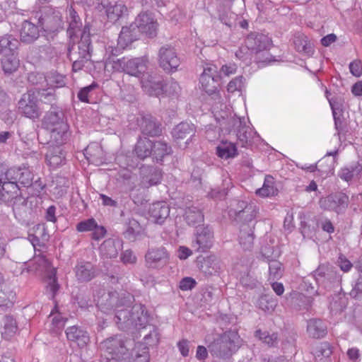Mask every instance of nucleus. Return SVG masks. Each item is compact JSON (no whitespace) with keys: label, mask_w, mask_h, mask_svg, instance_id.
Wrapping results in <instances>:
<instances>
[{"label":"nucleus","mask_w":362,"mask_h":362,"mask_svg":"<svg viewBox=\"0 0 362 362\" xmlns=\"http://www.w3.org/2000/svg\"><path fill=\"white\" fill-rule=\"evenodd\" d=\"M134 296L129 293L119 294L117 291L106 292L99 288L94 295V301L101 313L114 315V321L119 329L128 331L132 327Z\"/></svg>","instance_id":"nucleus-1"},{"label":"nucleus","mask_w":362,"mask_h":362,"mask_svg":"<svg viewBox=\"0 0 362 362\" xmlns=\"http://www.w3.org/2000/svg\"><path fill=\"white\" fill-rule=\"evenodd\" d=\"M230 214L235 216V221L239 226V243L245 250H250L253 247L255 235L254 228L256 223L257 211L252 204L239 201L237 208L230 209Z\"/></svg>","instance_id":"nucleus-2"},{"label":"nucleus","mask_w":362,"mask_h":362,"mask_svg":"<svg viewBox=\"0 0 362 362\" xmlns=\"http://www.w3.org/2000/svg\"><path fill=\"white\" fill-rule=\"evenodd\" d=\"M91 52L90 29L85 28L78 43L72 45L68 49V57L72 62V71L74 72L88 69L93 64Z\"/></svg>","instance_id":"nucleus-3"},{"label":"nucleus","mask_w":362,"mask_h":362,"mask_svg":"<svg viewBox=\"0 0 362 362\" xmlns=\"http://www.w3.org/2000/svg\"><path fill=\"white\" fill-rule=\"evenodd\" d=\"M42 125L49 132L51 142L64 144L67 140L69 126L64 121V115L60 107L49 109L44 116Z\"/></svg>","instance_id":"nucleus-4"},{"label":"nucleus","mask_w":362,"mask_h":362,"mask_svg":"<svg viewBox=\"0 0 362 362\" xmlns=\"http://www.w3.org/2000/svg\"><path fill=\"white\" fill-rule=\"evenodd\" d=\"M132 327L129 329H138L144 334V346H153L159 341L158 329L148 323L149 315L145 307L141 304H135L132 307Z\"/></svg>","instance_id":"nucleus-5"},{"label":"nucleus","mask_w":362,"mask_h":362,"mask_svg":"<svg viewBox=\"0 0 362 362\" xmlns=\"http://www.w3.org/2000/svg\"><path fill=\"white\" fill-rule=\"evenodd\" d=\"M216 118L219 123V129L228 134L234 133L238 143L242 147H247L252 144L253 135L255 134L250 127L245 125L244 119L230 116L226 117L227 114L221 115V118L217 116V111H215Z\"/></svg>","instance_id":"nucleus-6"},{"label":"nucleus","mask_w":362,"mask_h":362,"mask_svg":"<svg viewBox=\"0 0 362 362\" xmlns=\"http://www.w3.org/2000/svg\"><path fill=\"white\" fill-rule=\"evenodd\" d=\"M242 344V339L235 331L229 330L214 339L208 345V350L213 357L227 359L232 356Z\"/></svg>","instance_id":"nucleus-7"},{"label":"nucleus","mask_w":362,"mask_h":362,"mask_svg":"<svg viewBox=\"0 0 362 362\" xmlns=\"http://www.w3.org/2000/svg\"><path fill=\"white\" fill-rule=\"evenodd\" d=\"M34 177L29 168H11L0 173V183H4L6 187L5 189L8 190L13 196H16V193L20 192V185L30 187Z\"/></svg>","instance_id":"nucleus-8"},{"label":"nucleus","mask_w":362,"mask_h":362,"mask_svg":"<svg viewBox=\"0 0 362 362\" xmlns=\"http://www.w3.org/2000/svg\"><path fill=\"white\" fill-rule=\"evenodd\" d=\"M102 351L101 362H122V357L128 351L125 341L121 335L109 337L100 344Z\"/></svg>","instance_id":"nucleus-9"},{"label":"nucleus","mask_w":362,"mask_h":362,"mask_svg":"<svg viewBox=\"0 0 362 362\" xmlns=\"http://www.w3.org/2000/svg\"><path fill=\"white\" fill-rule=\"evenodd\" d=\"M148 60L144 57H122L112 59V68L115 71L124 72L137 78L141 77L147 68Z\"/></svg>","instance_id":"nucleus-10"},{"label":"nucleus","mask_w":362,"mask_h":362,"mask_svg":"<svg viewBox=\"0 0 362 362\" xmlns=\"http://www.w3.org/2000/svg\"><path fill=\"white\" fill-rule=\"evenodd\" d=\"M38 23L47 34L58 33L64 28L62 13L52 8H45L38 18Z\"/></svg>","instance_id":"nucleus-11"},{"label":"nucleus","mask_w":362,"mask_h":362,"mask_svg":"<svg viewBox=\"0 0 362 362\" xmlns=\"http://www.w3.org/2000/svg\"><path fill=\"white\" fill-rule=\"evenodd\" d=\"M18 105L20 113L25 117L35 119L41 115L42 112L39 107V100L36 92L33 90H29L23 93Z\"/></svg>","instance_id":"nucleus-12"},{"label":"nucleus","mask_w":362,"mask_h":362,"mask_svg":"<svg viewBox=\"0 0 362 362\" xmlns=\"http://www.w3.org/2000/svg\"><path fill=\"white\" fill-rule=\"evenodd\" d=\"M159 66L168 73L177 71L180 60L174 47L165 45L160 48L158 54Z\"/></svg>","instance_id":"nucleus-13"},{"label":"nucleus","mask_w":362,"mask_h":362,"mask_svg":"<svg viewBox=\"0 0 362 362\" xmlns=\"http://www.w3.org/2000/svg\"><path fill=\"white\" fill-rule=\"evenodd\" d=\"M216 66L214 65L210 66L204 68V71L199 78L202 90L209 95H218L217 90L219 86V76L216 74Z\"/></svg>","instance_id":"nucleus-14"},{"label":"nucleus","mask_w":362,"mask_h":362,"mask_svg":"<svg viewBox=\"0 0 362 362\" xmlns=\"http://www.w3.org/2000/svg\"><path fill=\"white\" fill-rule=\"evenodd\" d=\"M169 258V254L165 247L150 248L145 255L146 266L151 269H159L168 263Z\"/></svg>","instance_id":"nucleus-15"},{"label":"nucleus","mask_w":362,"mask_h":362,"mask_svg":"<svg viewBox=\"0 0 362 362\" xmlns=\"http://www.w3.org/2000/svg\"><path fill=\"white\" fill-rule=\"evenodd\" d=\"M320 206L326 210L339 214L344 211L349 204V197L342 192L332 194L320 202Z\"/></svg>","instance_id":"nucleus-16"},{"label":"nucleus","mask_w":362,"mask_h":362,"mask_svg":"<svg viewBox=\"0 0 362 362\" xmlns=\"http://www.w3.org/2000/svg\"><path fill=\"white\" fill-rule=\"evenodd\" d=\"M314 276L318 283L323 284L326 281L331 284H339L341 281V276L337 269L329 264H320L314 272Z\"/></svg>","instance_id":"nucleus-17"},{"label":"nucleus","mask_w":362,"mask_h":362,"mask_svg":"<svg viewBox=\"0 0 362 362\" xmlns=\"http://www.w3.org/2000/svg\"><path fill=\"white\" fill-rule=\"evenodd\" d=\"M137 25L141 33H144L150 37L156 35L158 23L151 13H140L133 22Z\"/></svg>","instance_id":"nucleus-18"},{"label":"nucleus","mask_w":362,"mask_h":362,"mask_svg":"<svg viewBox=\"0 0 362 362\" xmlns=\"http://www.w3.org/2000/svg\"><path fill=\"white\" fill-rule=\"evenodd\" d=\"M161 170L153 166L143 165L140 168V185L143 188H149L160 183L162 180Z\"/></svg>","instance_id":"nucleus-19"},{"label":"nucleus","mask_w":362,"mask_h":362,"mask_svg":"<svg viewBox=\"0 0 362 362\" xmlns=\"http://www.w3.org/2000/svg\"><path fill=\"white\" fill-rule=\"evenodd\" d=\"M198 267L206 277L218 276L223 271L221 261L215 255H209L199 260Z\"/></svg>","instance_id":"nucleus-20"},{"label":"nucleus","mask_w":362,"mask_h":362,"mask_svg":"<svg viewBox=\"0 0 362 362\" xmlns=\"http://www.w3.org/2000/svg\"><path fill=\"white\" fill-rule=\"evenodd\" d=\"M49 147L45 156L47 163L52 168H57L65 163V153L62 148L63 144L48 142Z\"/></svg>","instance_id":"nucleus-21"},{"label":"nucleus","mask_w":362,"mask_h":362,"mask_svg":"<svg viewBox=\"0 0 362 362\" xmlns=\"http://www.w3.org/2000/svg\"><path fill=\"white\" fill-rule=\"evenodd\" d=\"M16 195L11 196V202L8 204L12 206L16 218L19 221H23L30 214L31 208L28 206V199L22 197L20 192H17Z\"/></svg>","instance_id":"nucleus-22"},{"label":"nucleus","mask_w":362,"mask_h":362,"mask_svg":"<svg viewBox=\"0 0 362 362\" xmlns=\"http://www.w3.org/2000/svg\"><path fill=\"white\" fill-rule=\"evenodd\" d=\"M66 23H68L67 34L70 38L76 37L78 34L81 35L85 26L82 28V21L75 9L71 6L67 7L66 11Z\"/></svg>","instance_id":"nucleus-23"},{"label":"nucleus","mask_w":362,"mask_h":362,"mask_svg":"<svg viewBox=\"0 0 362 362\" xmlns=\"http://www.w3.org/2000/svg\"><path fill=\"white\" fill-rule=\"evenodd\" d=\"M141 31L137 25L132 23L129 25L123 26L118 37V45L124 49L134 41L137 40L141 35Z\"/></svg>","instance_id":"nucleus-24"},{"label":"nucleus","mask_w":362,"mask_h":362,"mask_svg":"<svg viewBox=\"0 0 362 362\" xmlns=\"http://www.w3.org/2000/svg\"><path fill=\"white\" fill-rule=\"evenodd\" d=\"M213 238V232L208 226L201 228L197 230L196 240L192 246L197 252H205L211 247Z\"/></svg>","instance_id":"nucleus-25"},{"label":"nucleus","mask_w":362,"mask_h":362,"mask_svg":"<svg viewBox=\"0 0 362 362\" xmlns=\"http://www.w3.org/2000/svg\"><path fill=\"white\" fill-rule=\"evenodd\" d=\"M138 124L141 132L149 136H158L161 134L160 124L151 115L141 116L138 119Z\"/></svg>","instance_id":"nucleus-26"},{"label":"nucleus","mask_w":362,"mask_h":362,"mask_svg":"<svg viewBox=\"0 0 362 362\" xmlns=\"http://www.w3.org/2000/svg\"><path fill=\"white\" fill-rule=\"evenodd\" d=\"M270 42L271 40L267 35L258 33H251L245 41L247 47L256 53L267 49L270 46Z\"/></svg>","instance_id":"nucleus-27"},{"label":"nucleus","mask_w":362,"mask_h":362,"mask_svg":"<svg viewBox=\"0 0 362 362\" xmlns=\"http://www.w3.org/2000/svg\"><path fill=\"white\" fill-rule=\"evenodd\" d=\"M74 272L79 282H88L96 276V270L89 262H80L75 266Z\"/></svg>","instance_id":"nucleus-28"},{"label":"nucleus","mask_w":362,"mask_h":362,"mask_svg":"<svg viewBox=\"0 0 362 362\" xmlns=\"http://www.w3.org/2000/svg\"><path fill=\"white\" fill-rule=\"evenodd\" d=\"M39 36L40 30L37 25L28 21L23 22L20 31V39L22 42L31 44L38 39Z\"/></svg>","instance_id":"nucleus-29"},{"label":"nucleus","mask_w":362,"mask_h":362,"mask_svg":"<svg viewBox=\"0 0 362 362\" xmlns=\"http://www.w3.org/2000/svg\"><path fill=\"white\" fill-rule=\"evenodd\" d=\"M66 334L69 341L76 343L81 348L84 347L90 340L88 332L78 326L68 327Z\"/></svg>","instance_id":"nucleus-30"},{"label":"nucleus","mask_w":362,"mask_h":362,"mask_svg":"<svg viewBox=\"0 0 362 362\" xmlns=\"http://www.w3.org/2000/svg\"><path fill=\"white\" fill-rule=\"evenodd\" d=\"M170 209L168 204L164 202H158L153 203L149 208V215L156 223L161 224L169 216Z\"/></svg>","instance_id":"nucleus-31"},{"label":"nucleus","mask_w":362,"mask_h":362,"mask_svg":"<svg viewBox=\"0 0 362 362\" xmlns=\"http://www.w3.org/2000/svg\"><path fill=\"white\" fill-rule=\"evenodd\" d=\"M196 129L193 124L188 122H181L177 124L173 130V138L177 140L186 139V144L195 134Z\"/></svg>","instance_id":"nucleus-32"},{"label":"nucleus","mask_w":362,"mask_h":362,"mask_svg":"<svg viewBox=\"0 0 362 362\" xmlns=\"http://www.w3.org/2000/svg\"><path fill=\"white\" fill-rule=\"evenodd\" d=\"M307 332L313 338H322L327 334V325L320 319H311L308 322Z\"/></svg>","instance_id":"nucleus-33"},{"label":"nucleus","mask_w":362,"mask_h":362,"mask_svg":"<svg viewBox=\"0 0 362 362\" xmlns=\"http://www.w3.org/2000/svg\"><path fill=\"white\" fill-rule=\"evenodd\" d=\"M120 247L121 243L119 240L109 238L102 243L100 247V252L106 258H115L117 256Z\"/></svg>","instance_id":"nucleus-34"},{"label":"nucleus","mask_w":362,"mask_h":362,"mask_svg":"<svg viewBox=\"0 0 362 362\" xmlns=\"http://www.w3.org/2000/svg\"><path fill=\"white\" fill-rule=\"evenodd\" d=\"M18 45V40L13 35H5L0 38V54H15Z\"/></svg>","instance_id":"nucleus-35"},{"label":"nucleus","mask_w":362,"mask_h":362,"mask_svg":"<svg viewBox=\"0 0 362 362\" xmlns=\"http://www.w3.org/2000/svg\"><path fill=\"white\" fill-rule=\"evenodd\" d=\"M33 90L36 92L38 100L45 104L49 105L50 109H53L54 107H58L55 90L53 88H36Z\"/></svg>","instance_id":"nucleus-36"},{"label":"nucleus","mask_w":362,"mask_h":362,"mask_svg":"<svg viewBox=\"0 0 362 362\" xmlns=\"http://www.w3.org/2000/svg\"><path fill=\"white\" fill-rule=\"evenodd\" d=\"M153 152V142L148 138H140L134 147V153L138 158L144 160Z\"/></svg>","instance_id":"nucleus-37"},{"label":"nucleus","mask_w":362,"mask_h":362,"mask_svg":"<svg viewBox=\"0 0 362 362\" xmlns=\"http://www.w3.org/2000/svg\"><path fill=\"white\" fill-rule=\"evenodd\" d=\"M185 219L189 226L197 227L204 222V218L200 209L191 206L185 211Z\"/></svg>","instance_id":"nucleus-38"},{"label":"nucleus","mask_w":362,"mask_h":362,"mask_svg":"<svg viewBox=\"0 0 362 362\" xmlns=\"http://www.w3.org/2000/svg\"><path fill=\"white\" fill-rule=\"evenodd\" d=\"M142 88L150 95H158L163 92V84L160 80H156L152 76H148L147 79L141 81Z\"/></svg>","instance_id":"nucleus-39"},{"label":"nucleus","mask_w":362,"mask_h":362,"mask_svg":"<svg viewBox=\"0 0 362 362\" xmlns=\"http://www.w3.org/2000/svg\"><path fill=\"white\" fill-rule=\"evenodd\" d=\"M216 154L222 159L234 158L238 155L235 144L227 141H222L216 147Z\"/></svg>","instance_id":"nucleus-40"},{"label":"nucleus","mask_w":362,"mask_h":362,"mask_svg":"<svg viewBox=\"0 0 362 362\" xmlns=\"http://www.w3.org/2000/svg\"><path fill=\"white\" fill-rule=\"evenodd\" d=\"M1 68L6 74H11L19 67L20 62L17 54L2 55L1 59Z\"/></svg>","instance_id":"nucleus-41"},{"label":"nucleus","mask_w":362,"mask_h":362,"mask_svg":"<svg viewBox=\"0 0 362 362\" xmlns=\"http://www.w3.org/2000/svg\"><path fill=\"white\" fill-rule=\"evenodd\" d=\"M127 12V6L121 2L110 4L106 9L107 18L111 21H117Z\"/></svg>","instance_id":"nucleus-42"},{"label":"nucleus","mask_w":362,"mask_h":362,"mask_svg":"<svg viewBox=\"0 0 362 362\" xmlns=\"http://www.w3.org/2000/svg\"><path fill=\"white\" fill-rule=\"evenodd\" d=\"M361 171V164L359 162H356L341 168L338 173V176L341 180L349 182L351 180L355 175H358Z\"/></svg>","instance_id":"nucleus-43"},{"label":"nucleus","mask_w":362,"mask_h":362,"mask_svg":"<svg viewBox=\"0 0 362 362\" xmlns=\"http://www.w3.org/2000/svg\"><path fill=\"white\" fill-rule=\"evenodd\" d=\"M172 152L171 147L163 141L153 142L152 154L157 161H162L163 158Z\"/></svg>","instance_id":"nucleus-44"},{"label":"nucleus","mask_w":362,"mask_h":362,"mask_svg":"<svg viewBox=\"0 0 362 362\" xmlns=\"http://www.w3.org/2000/svg\"><path fill=\"white\" fill-rule=\"evenodd\" d=\"M347 304L348 299L344 293L334 294L329 301L330 310L335 313L341 312L346 308Z\"/></svg>","instance_id":"nucleus-45"},{"label":"nucleus","mask_w":362,"mask_h":362,"mask_svg":"<svg viewBox=\"0 0 362 362\" xmlns=\"http://www.w3.org/2000/svg\"><path fill=\"white\" fill-rule=\"evenodd\" d=\"M274 178L270 175H267L264 178L263 186L257 189L256 194L263 197L276 195L277 189L274 187Z\"/></svg>","instance_id":"nucleus-46"},{"label":"nucleus","mask_w":362,"mask_h":362,"mask_svg":"<svg viewBox=\"0 0 362 362\" xmlns=\"http://www.w3.org/2000/svg\"><path fill=\"white\" fill-rule=\"evenodd\" d=\"M293 43L296 49L299 52L310 54L313 52L312 46L308 42L307 37L302 34H298L294 36Z\"/></svg>","instance_id":"nucleus-47"},{"label":"nucleus","mask_w":362,"mask_h":362,"mask_svg":"<svg viewBox=\"0 0 362 362\" xmlns=\"http://www.w3.org/2000/svg\"><path fill=\"white\" fill-rule=\"evenodd\" d=\"M332 354V348L331 345L323 341L317 344L313 351V354L316 360H321L323 358H328Z\"/></svg>","instance_id":"nucleus-48"},{"label":"nucleus","mask_w":362,"mask_h":362,"mask_svg":"<svg viewBox=\"0 0 362 362\" xmlns=\"http://www.w3.org/2000/svg\"><path fill=\"white\" fill-rule=\"evenodd\" d=\"M255 335L263 343L267 344L269 346H276L278 344L279 339L277 333L273 332L270 334L267 331H262L261 329H257L255 332Z\"/></svg>","instance_id":"nucleus-49"},{"label":"nucleus","mask_w":362,"mask_h":362,"mask_svg":"<svg viewBox=\"0 0 362 362\" xmlns=\"http://www.w3.org/2000/svg\"><path fill=\"white\" fill-rule=\"evenodd\" d=\"M57 271L55 268H52L47 274V291L49 292L51 295V298H54L55 295L57 294L59 285L57 283V279L56 277Z\"/></svg>","instance_id":"nucleus-50"},{"label":"nucleus","mask_w":362,"mask_h":362,"mask_svg":"<svg viewBox=\"0 0 362 362\" xmlns=\"http://www.w3.org/2000/svg\"><path fill=\"white\" fill-rule=\"evenodd\" d=\"M284 274L282 264L277 260H271L269 262V279L274 281L279 279Z\"/></svg>","instance_id":"nucleus-51"},{"label":"nucleus","mask_w":362,"mask_h":362,"mask_svg":"<svg viewBox=\"0 0 362 362\" xmlns=\"http://www.w3.org/2000/svg\"><path fill=\"white\" fill-rule=\"evenodd\" d=\"M139 229L140 226L138 221L134 219L129 221L124 232V238L130 241L135 240L136 236L139 234Z\"/></svg>","instance_id":"nucleus-52"},{"label":"nucleus","mask_w":362,"mask_h":362,"mask_svg":"<svg viewBox=\"0 0 362 362\" xmlns=\"http://www.w3.org/2000/svg\"><path fill=\"white\" fill-rule=\"evenodd\" d=\"M349 295L356 300H362V274H359L358 277L353 281Z\"/></svg>","instance_id":"nucleus-53"},{"label":"nucleus","mask_w":362,"mask_h":362,"mask_svg":"<svg viewBox=\"0 0 362 362\" xmlns=\"http://www.w3.org/2000/svg\"><path fill=\"white\" fill-rule=\"evenodd\" d=\"M258 306L264 311H272L276 307V302L268 296H262L257 302Z\"/></svg>","instance_id":"nucleus-54"},{"label":"nucleus","mask_w":362,"mask_h":362,"mask_svg":"<svg viewBox=\"0 0 362 362\" xmlns=\"http://www.w3.org/2000/svg\"><path fill=\"white\" fill-rule=\"evenodd\" d=\"M97 224L96 221L93 218H90L79 222L76 225V230L78 232H91Z\"/></svg>","instance_id":"nucleus-55"},{"label":"nucleus","mask_w":362,"mask_h":362,"mask_svg":"<svg viewBox=\"0 0 362 362\" xmlns=\"http://www.w3.org/2000/svg\"><path fill=\"white\" fill-rule=\"evenodd\" d=\"M97 86H98V84L96 83L93 82L90 85L81 88L77 94V97H78V100L81 102L88 103H89V99H88L89 93L93 90H94Z\"/></svg>","instance_id":"nucleus-56"},{"label":"nucleus","mask_w":362,"mask_h":362,"mask_svg":"<svg viewBox=\"0 0 362 362\" xmlns=\"http://www.w3.org/2000/svg\"><path fill=\"white\" fill-rule=\"evenodd\" d=\"M245 78L242 76H239L231 80L228 86L227 90L230 93H234L237 90H240L243 83Z\"/></svg>","instance_id":"nucleus-57"},{"label":"nucleus","mask_w":362,"mask_h":362,"mask_svg":"<svg viewBox=\"0 0 362 362\" xmlns=\"http://www.w3.org/2000/svg\"><path fill=\"white\" fill-rule=\"evenodd\" d=\"M4 328L6 332L13 334L17 329L16 322L12 316L6 315L4 317Z\"/></svg>","instance_id":"nucleus-58"},{"label":"nucleus","mask_w":362,"mask_h":362,"mask_svg":"<svg viewBox=\"0 0 362 362\" xmlns=\"http://www.w3.org/2000/svg\"><path fill=\"white\" fill-rule=\"evenodd\" d=\"M252 52H253L251 51V49L247 47V45L245 44L244 46L240 47L239 49L235 52V57L242 61H246L250 58L251 54Z\"/></svg>","instance_id":"nucleus-59"},{"label":"nucleus","mask_w":362,"mask_h":362,"mask_svg":"<svg viewBox=\"0 0 362 362\" xmlns=\"http://www.w3.org/2000/svg\"><path fill=\"white\" fill-rule=\"evenodd\" d=\"M97 318L98 320V327L100 329H103L107 326L109 321L111 320H114V315H108L105 313H101L99 311L97 314Z\"/></svg>","instance_id":"nucleus-60"},{"label":"nucleus","mask_w":362,"mask_h":362,"mask_svg":"<svg viewBox=\"0 0 362 362\" xmlns=\"http://www.w3.org/2000/svg\"><path fill=\"white\" fill-rule=\"evenodd\" d=\"M238 66L234 63H229L225 65H223L221 70L220 74L218 75L219 78L223 75L225 76H230L232 74H235L237 71Z\"/></svg>","instance_id":"nucleus-61"},{"label":"nucleus","mask_w":362,"mask_h":362,"mask_svg":"<svg viewBox=\"0 0 362 362\" xmlns=\"http://www.w3.org/2000/svg\"><path fill=\"white\" fill-rule=\"evenodd\" d=\"M337 264L344 272H349L353 267L352 263L343 255H339Z\"/></svg>","instance_id":"nucleus-62"},{"label":"nucleus","mask_w":362,"mask_h":362,"mask_svg":"<svg viewBox=\"0 0 362 362\" xmlns=\"http://www.w3.org/2000/svg\"><path fill=\"white\" fill-rule=\"evenodd\" d=\"M106 233L105 228L97 223L95 228L91 231V238L95 240H100L105 237Z\"/></svg>","instance_id":"nucleus-63"},{"label":"nucleus","mask_w":362,"mask_h":362,"mask_svg":"<svg viewBox=\"0 0 362 362\" xmlns=\"http://www.w3.org/2000/svg\"><path fill=\"white\" fill-rule=\"evenodd\" d=\"M197 283L192 277H185L180 282V288L182 291H188L192 289Z\"/></svg>","instance_id":"nucleus-64"}]
</instances>
